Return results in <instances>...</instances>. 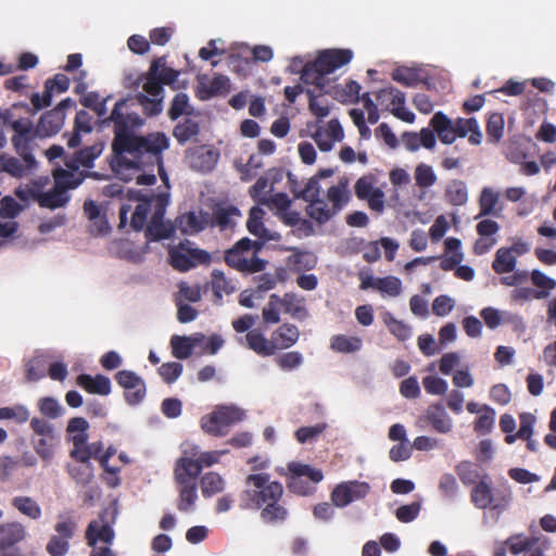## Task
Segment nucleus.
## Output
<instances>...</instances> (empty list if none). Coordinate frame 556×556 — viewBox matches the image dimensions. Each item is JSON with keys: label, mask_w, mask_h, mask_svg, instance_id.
Returning <instances> with one entry per match:
<instances>
[{"label": "nucleus", "mask_w": 556, "mask_h": 556, "mask_svg": "<svg viewBox=\"0 0 556 556\" xmlns=\"http://www.w3.org/2000/svg\"><path fill=\"white\" fill-rule=\"evenodd\" d=\"M111 97L101 99L92 109L103 122L114 125L112 142L113 159L111 166L116 177L124 181L136 180L137 185L151 186L156 176L148 172L157 167L159 174L166 188H169L168 176L163 167L162 153L168 149L169 139L164 132H152L138 136L135 129L143 125V119L135 112V101L130 98L117 101L108 118L106 102Z\"/></svg>", "instance_id": "nucleus-1"}, {"label": "nucleus", "mask_w": 556, "mask_h": 556, "mask_svg": "<svg viewBox=\"0 0 556 556\" xmlns=\"http://www.w3.org/2000/svg\"><path fill=\"white\" fill-rule=\"evenodd\" d=\"M127 195L138 202L131 213L130 225L135 230H141L147 225L146 236L150 240L166 239L173 235L174 227L164 220L169 202L167 191L155 194L128 189Z\"/></svg>", "instance_id": "nucleus-2"}, {"label": "nucleus", "mask_w": 556, "mask_h": 556, "mask_svg": "<svg viewBox=\"0 0 556 556\" xmlns=\"http://www.w3.org/2000/svg\"><path fill=\"white\" fill-rule=\"evenodd\" d=\"M242 506L251 509H262L261 516L265 522L277 523L287 518V509L278 502L283 493L282 485L270 480L267 473H253L247 478Z\"/></svg>", "instance_id": "nucleus-3"}, {"label": "nucleus", "mask_w": 556, "mask_h": 556, "mask_svg": "<svg viewBox=\"0 0 556 556\" xmlns=\"http://www.w3.org/2000/svg\"><path fill=\"white\" fill-rule=\"evenodd\" d=\"M179 72L167 67L163 59L152 62L149 71L144 74H127L125 85L128 88L142 87V92L137 94L138 103L148 115H157L163 111L164 89L163 85L173 84Z\"/></svg>", "instance_id": "nucleus-4"}, {"label": "nucleus", "mask_w": 556, "mask_h": 556, "mask_svg": "<svg viewBox=\"0 0 556 556\" xmlns=\"http://www.w3.org/2000/svg\"><path fill=\"white\" fill-rule=\"evenodd\" d=\"M353 58L349 49H331L323 51L314 62H305L302 56L291 59L288 71L292 74L301 73L304 84L313 85L320 91H330L327 75L348 64Z\"/></svg>", "instance_id": "nucleus-5"}, {"label": "nucleus", "mask_w": 556, "mask_h": 556, "mask_svg": "<svg viewBox=\"0 0 556 556\" xmlns=\"http://www.w3.org/2000/svg\"><path fill=\"white\" fill-rule=\"evenodd\" d=\"M262 243L249 238L239 240L227 251L225 260L232 268L243 273H257L264 269L265 263L256 256Z\"/></svg>", "instance_id": "nucleus-6"}, {"label": "nucleus", "mask_w": 556, "mask_h": 556, "mask_svg": "<svg viewBox=\"0 0 556 556\" xmlns=\"http://www.w3.org/2000/svg\"><path fill=\"white\" fill-rule=\"evenodd\" d=\"M244 417V410L236 405H219L201 418V428L211 435L224 437L230 427L242 421Z\"/></svg>", "instance_id": "nucleus-7"}, {"label": "nucleus", "mask_w": 556, "mask_h": 556, "mask_svg": "<svg viewBox=\"0 0 556 556\" xmlns=\"http://www.w3.org/2000/svg\"><path fill=\"white\" fill-rule=\"evenodd\" d=\"M106 514L105 511L90 521L86 529V541L91 548L89 556H116L111 547L115 539V532L113 526L105 519Z\"/></svg>", "instance_id": "nucleus-8"}, {"label": "nucleus", "mask_w": 556, "mask_h": 556, "mask_svg": "<svg viewBox=\"0 0 556 556\" xmlns=\"http://www.w3.org/2000/svg\"><path fill=\"white\" fill-rule=\"evenodd\" d=\"M89 422L83 417H74L68 420L66 431L70 435V441L73 444L70 451V456H79L84 453H100L103 450V443L96 441L88 443Z\"/></svg>", "instance_id": "nucleus-9"}, {"label": "nucleus", "mask_w": 556, "mask_h": 556, "mask_svg": "<svg viewBox=\"0 0 556 556\" xmlns=\"http://www.w3.org/2000/svg\"><path fill=\"white\" fill-rule=\"evenodd\" d=\"M289 470L291 472L289 489L299 495L305 496L314 493L315 484L324 478L320 469L301 463H291Z\"/></svg>", "instance_id": "nucleus-10"}, {"label": "nucleus", "mask_w": 556, "mask_h": 556, "mask_svg": "<svg viewBox=\"0 0 556 556\" xmlns=\"http://www.w3.org/2000/svg\"><path fill=\"white\" fill-rule=\"evenodd\" d=\"M169 261L174 268L187 271L200 264L210 261V254L204 250L194 248L189 241L180 243L169 250Z\"/></svg>", "instance_id": "nucleus-11"}, {"label": "nucleus", "mask_w": 556, "mask_h": 556, "mask_svg": "<svg viewBox=\"0 0 556 556\" xmlns=\"http://www.w3.org/2000/svg\"><path fill=\"white\" fill-rule=\"evenodd\" d=\"M182 455L177 460L174 475L177 483H195L202 468L195 456L198 445L185 442L181 445Z\"/></svg>", "instance_id": "nucleus-12"}, {"label": "nucleus", "mask_w": 556, "mask_h": 556, "mask_svg": "<svg viewBox=\"0 0 556 556\" xmlns=\"http://www.w3.org/2000/svg\"><path fill=\"white\" fill-rule=\"evenodd\" d=\"M14 135L12 143L17 154L24 162L33 163V146L34 140L38 136L33 123L28 118H20L12 123Z\"/></svg>", "instance_id": "nucleus-13"}, {"label": "nucleus", "mask_w": 556, "mask_h": 556, "mask_svg": "<svg viewBox=\"0 0 556 556\" xmlns=\"http://www.w3.org/2000/svg\"><path fill=\"white\" fill-rule=\"evenodd\" d=\"M376 99L379 105L389 110L396 118L409 124L415 122V114L405 106V94L399 89L382 88L376 93Z\"/></svg>", "instance_id": "nucleus-14"}, {"label": "nucleus", "mask_w": 556, "mask_h": 556, "mask_svg": "<svg viewBox=\"0 0 556 556\" xmlns=\"http://www.w3.org/2000/svg\"><path fill=\"white\" fill-rule=\"evenodd\" d=\"M369 492V483L365 481L351 480L336 485L331 492L330 498L336 507L343 508L355 501L363 500Z\"/></svg>", "instance_id": "nucleus-15"}, {"label": "nucleus", "mask_w": 556, "mask_h": 556, "mask_svg": "<svg viewBox=\"0 0 556 556\" xmlns=\"http://www.w3.org/2000/svg\"><path fill=\"white\" fill-rule=\"evenodd\" d=\"M26 538V529L18 521L0 526V556H22L16 544Z\"/></svg>", "instance_id": "nucleus-16"}, {"label": "nucleus", "mask_w": 556, "mask_h": 556, "mask_svg": "<svg viewBox=\"0 0 556 556\" xmlns=\"http://www.w3.org/2000/svg\"><path fill=\"white\" fill-rule=\"evenodd\" d=\"M314 127L315 130L311 137L323 152L331 151L344 138L343 128L337 118H332L324 125L316 124Z\"/></svg>", "instance_id": "nucleus-17"}, {"label": "nucleus", "mask_w": 556, "mask_h": 556, "mask_svg": "<svg viewBox=\"0 0 556 556\" xmlns=\"http://www.w3.org/2000/svg\"><path fill=\"white\" fill-rule=\"evenodd\" d=\"M186 160L188 165L195 172H212L219 160V152L216 148L207 144L198 146L187 151Z\"/></svg>", "instance_id": "nucleus-18"}, {"label": "nucleus", "mask_w": 556, "mask_h": 556, "mask_svg": "<svg viewBox=\"0 0 556 556\" xmlns=\"http://www.w3.org/2000/svg\"><path fill=\"white\" fill-rule=\"evenodd\" d=\"M362 102L364 105V110L361 109H352L350 110V116L353 123L358 128V131L363 138L370 137V129L366 125L365 114H367V122L369 124H376L379 118V110L378 105L372 101L369 93H364L362 97Z\"/></svg>", "instance_id": "nucleus-19"}, {"label": "nucleus", "mask_w": 556, "mask_h": 556, "mask_svg": "<svg viewBox=\"0 0 556 556\" xmlns=\"http://www.w3.org/2000/svg\"><path fill=\"white\" fill-rule=\"evenodd\" d=\"M265 215L266 212L262 207L253 206L250 210L247 222L249 232L261 240L262 244L267 241H277L280 239V235L277 231L266 227Z\"/></svg>", "instance_id": "nucleus-20"}, {"label": "nucleus", "mask_w": 556, "mask_h": 556, "mask_svg": "<svg viewBox=\"0 0 556 556\" xmlns=\"http://www.w3.org/2000/svg\"><path fill=\"white\" fill-rule=\"evenodd\" d=\"M99 453H84L81 457L71 456L77 464H68L66 466L70 477L78 484L86 486L94 477V468L90 459L98 457Z\"/></svg>", "instance_id": "nucleus-21"}, {"label": "nucleus", "mask_w": 556, "mask_h": 556, "mask_svg": "<svg viewBox=\"0 0 556 556\" xmlns=\"http://www.w3.org/2000/svg\"><path fill=\"white\" fill-rule=\"evenodd\" d=\"M67 101H63L55 109L43 114L36 127L38 137H51L58 134L64 125Z\"/></svg>", "instance_id": "nucleus-22"}, {"label": "nucleus", "mask_w": 556, "mask_h": 556, "mask_svg": "<svg viewBox=\"0 0 556 556\" xmlns=\"http://www.w3.org/2000/svg\"><path fill=\"white\" fill-rule=\"evenodd\" d=\"M402 142L405 149L410 152H416L421 147L428 150H433L437 146V138L429 127H425L419 132H404L402 135Z\"/></svg>", "instance_id": "nucleus-23"}, {"label": "nucleus", "mask_w": 556, "mask_h": 556, "mask_svg": "<svg viewBox=\"0 0 556 556\" xmlns=\"http://www.w3.org/2000/svg\"><path fill=\"white\" fill-rule=\"evenodd\" d=\"M239 342L263 357L271 356L276 353V345L273 343L271 338L267 339L258 329L250 330L244 339H239Z\"/></svg>", "instance_id": "nucleus-24"}, {"label": "nucleus", "mask_w": 556, "mask_h": 556, "mask_svg": "<svg viewBox=\"0 0 556 556\" xmlns=\"http://www.w3.org/2000/svg\"><path fill=\"white\" fill-rule=\"evenodd\" d=\"M430 129L443 144H452L456 140L454 121L443 112H437L430 119Z\"/></svg>", "instance_id": "nucleus-25"}, {"label": "nucleus", "mask_w": 556, "mask_h": 556, "mask_svg": "<svg viewBox=\"0 0 556 556\" xmlns=\"http://www.w3.org/2000/svg\"><path fill=\"white\" fill-rule=\"evenodd\" d=\"M211 216L202 211H191L177 218L178 228L187 235H195L210 224Z\"/></svg>", "instance_id": "nucleus-26"}, {"label": "nucleus", "mask_w": 556, "mask_h": 556, "mask_svg": "<svg viewBox=\"0 0 556 556\" xmlns=\"http://www.w3.org/2000/svg\"><path fill=\"white\" fill-rule=\"evenodd\" d=\"M205 339L202 333H194L190 337L173 336L170 345L173 355L178 359H186L191 354L194 348L199 346Z\"/></svg>", "instance_id": "nucleus-27"}, {"label": "nucleus", "mask_w": 556, "mask_h": 556, "mask_svg": "<svg viewBox=\"0 0 556 556\" xmlns=\"http://www.w3.org/2000/svg\"><path fill=\"white\" fill-rule=\"evenodd\" d=\"M425 418L439 433L445 434L453 429V419L441 404L430 405L426 410Z\"/></svg>", "instance_id": "nucleus-28"}, {"label": "nucleus", "mask_w": 556, "mask_h": 556, "mask_svg": "<svg viewBox=\"0 0 556 556\" xmlns=\"http://www.w3.org/2000/svg\"><path fill=\"white\" fill-rule=\"evenodd\" d=\"M300 338L299 328L292 324H283L271 333L273 343L278 350H287L293 346Z\"/></svg>", "instance_id": "nucleus-29"}, {"label": "nucleus", "mask_w": 556, "mask_h": 556, "mask_svg": "<svg viewBox=\"0 0 556 556\" xmlns=\"http://www.w3.org/2000/svg\"><path fill=\"white\" fill-rule=\"evenodd\" d=\"M37 166V162L35 157H33V163L24 162L21 157L16 159L13 156H2L0 157V168L5 173L10 174L13 177H24L30 174Z\"/></svg>", "instance_id": "nucleus-30"}, {"label": "nucleus", "mask_w": 556, "mask_h": 556, "mask_svg": "<svg viewBox=\"0 0 556 556\" xmlns=\"http://www.w3.org/2000/svg\"><path fill=\"white\" fill-rule=\"evenodd\" d=\"M444 198L453 206H463L468 202V188L465 181L452 179L446 182Z\"/></svg>", "instance_id": "nucleus-31"}, {"label": "nucleus", "mask_w": 556, "mask_h": 556, "mask_svg": "<svg viewBox=\"0 0 556 556\" xmlns=\"http://www.w3.org/2000/svg\"><path fill=\"white\" fill-rule=\"evenodd\" d=\"M77 383L87 392L100 395H109L111 393V380L102 375L94 377L90 375H80Z\"/></svg>", "instance_id": "nucleus-32"}, {"label": "nucleus", "mask_w": 556, "mask_h": 556, "mask_svg": "<svg viewBox=\"0 0 556 556\" xmlns=\"http://www.w3.org/2000/svg\"><path fill=\"white\" fill-rule=\"evenodd\" d=\"M68 167L70 169L59 168L54 170L55 185L64 191L76 188L83 182V174L74 167V163Z\"/></svg>", "instance_id": "nucleus-33"}, {"label": "nucleus", "mask_w": 556, "mask_h": 556, "mask_svg": "<svg viewBox=\"0 0 556 556\" xmlns=\"http://www.w3.org/2000/svg\"><path fill=\"white\" fill-rule=\"evenodd\" d=\"M104 144L101 141H97L93 144L86 147L79 151H77L74 155L72 163H74V167L78 168L79 166H84L90 168L93 166V162L98 159L103 152Z\"/></svg>", "instance_id": "nucleus-34"}, {"label": "nucleus", "mask_w": 556, "mask_h": 556, "mask_svg": "<svg viewBox=\"0 0 556 556\" xmlns=\"http://www.w3.org/2000/svg\"><path fill=\"white\" fill-rule=\"evenodd\" d=\"M306 213L318 224L327 223L333 215L337 214L331 205L320 198L308 201Z\"/></svg>", "instance_id": "nucleus-35"}, {"label": "nucleus", "mask_w": 556, "mask_h": 556, "mask_svg": "<svg viewBox=\"0 0 556 556\" xmlns=\"http://www.w3.org/2000/svg\"><path fill=\"white\" fill-rule=\"evenodd\" d=\"M201 492L204 497H212L225 490L226 481L214 471H208L200 480Z\"/></svg>", "instance_id": "nucleus-36"}, {"label": "nucleus", "mask_w": 556, "mask_h": 556, "mask_svg": "<svg viewBox=\"0 0 556 556\" xmlns=\"http://www.w3.org/2000/svg\"><path fill=\"white\" fill-rule=\"evenodd\" d=\"M327 200L336 213L340 212L350 200L348 182L340 180L327 191Z\"/></svg>", "instance_id": "nucleus-37"}, {"label": "nucleus", "mask_w": 556, "mask_h": 556, "mask_svg": "<svg viewBox=\"0 0 556 556\" xmlns=\"http://www.w3.org/2000/svg\"><path fill=\"white\" fill-rule=\"evenodd\" d=\"M92 131V117L86 111H79L75 118V132L68 136L67 146L75 148L80 142L83 134H90Z\"/></svg>", "instance_id": "nucleus-38"}, {"label": "nucleus", "mask_w": 556, "mask_h": 556, "mask_svg": "<svg viewBox=\"0 0 556 556\" xmlns=\"http://www.w3.org/2000/svg\"><path fill=\"white\" fill-rule=\"evenodd\" d=\"M179 485V498L177 507L180 511L191 513L198 500L197 483H177Z\"/></svg>", "instance_id": "nucleus-39"}, {"label": "nucleus", "mask_w": 556, "mask_h": 556, "mask_svg": "<svg viewBox=\"0 0 556 556\" xmlns=\"http://www.w3.org/2000/svg\"><path fill=\"white\" fill-rule=\"evenodd\" d=\"M530 279L535 287L536 293L540 294L541 300L547 299L556 289V279L547 276L539 269L531 271Z\"/></svg>", "instance_id": "nucleus-40"}, {"label": "nucleus", "mask_w": 556, "mask_h": 556, "mask_svg": "<svg viewBox=\"0 0 556 556\" xmlns=\"http://www.w3.org/2000/svg\"><path fill=\"white\" fill-rule=\"evenodd\" d=\"M239 217L240 212L237 207H217L213 214V224L218 226L222 230H227L236 225Z\"/></svg>", "instance_id": "nucleus-41"}, {"label": "nucleus", "mask_w": 556, "mask_h": 556, "mask_svg": "<svg viewBox=\"0 0 556 556\" xmlns=\"http://www.w3.org/2000/svg\"><path fill=\"white\" fill-rule=\"evenodd\" d=\"M363 341L359 337L337 334L331 338L330 348L339 353H353L362 349Z\"/></svg>", "instance_id": "nucleus-42"}, {"label": "nucleus", "mask_w": 556, "mask_h": 556, "mask_svg": "<svg viewBox=\"0 0 556 556\" xmlns=\"http://www.w3.org/2000/svg\"><path fill=\"white\" fill-rule=\"evenodd\" d=\"M516 264L517 258L515 255H513L511 250H507V248H501L495 253L492 268L497 274L511 273L514 271Z\"/></svg>", "instance_id": "nucleus-43"}, {"label": "nucleus", "mask_w": 556, "mask_h": 556, "mask_svg": "<svg viewBox=\"0 0 556 556\" xmlns=\"http://www.w3.org/2000/svg\"><path fill=\"white\" fill-rule=\"evenodd\" d=\"M59 443V438L55 434H49L47 437H39L38 440L34 441V450L37 455L45 462H50L54 457V451Z\"/></svg>", "instance_id": "nucleus-44"}, {"label": "nucleus", "mask_w": 556, "mask_h": 556, "mask_svg": "<svg viewBox=\"0 0 556 556\" xmlns=\"http://www.w3.org/2000/svg\"><path fill=\"white\" fill-rule=\"evenodd\" d=\"M12 505L22 515L37 520L41 517V508L39 504L30 496H15L12 498Z\"/></svg>", "instance_id": "nucleus-45"}, {"label": "nucleus", "mask_w": 556, "mask_h": 556, "mask_svg": "<svg viewBox=\"0 0 556 556\" xmlns=\"http://www.w3.org/2000/svg\"><path fill=\"white\" fill-rule=\"evenodd\" d=\"M383 323L389 331L400 341H406L412 337V328L403 320L396 319L391 313L387 312L382 316Z\"/></svg>", "instance_id": "nucleus-46"}, {"label": "nucleus", "mask_w": 556, "mask_h": 556, "mask_svg": "<svg viewBox=\"0 0 556 556\" xmlns=\"http://www.w3.org/2000/svg\"><path fill=\"white\" fill-rule=\"evenodd\" d=\"M471 501L476 507L485 509L492 507L493 493L490 484L481 480L471 491Z\"/></svg>", "instance_id": "nucleus-47"}, {"label": "nucleus", "mask_w": 556, "mask_h": 556, "mask_svg": "<svg viewBox=\"0 0 556 556\" xmlns=\"http://www.w3.org/2000/svg\"><path fill=\"white\" fill-rule=\"evenodd\" d=\"M212 288L216 298L222 299L224 294H230L236 291L237 286L233 280L228 279L219 269L212 271Z\"/></svg>", "instance_id": "nucleus-48"}, {"label": "nucleus", "mask_w": 556, "mask_h": 556, "mask_svg": "<svg viewBox=\"0 0 556 556\" xmlns=\"http://www.w3.org/2000/svg\"><path fill=\"white\" fill-rule=\"evenodd\" d=\"M68 201V195L66 191L61 188H58L56 185L51 191L41 193L38 195V202L41 206L48 208H58L62 207Z\"/></svg>", "instance_id": "nucleus-49"}, {"label": "nucleus", "mask_w": 556, "mask_h": 556, "mask_svg": "<svg viewBox=\"0 0 556 556\" xmlns=\"http://www.w3.org/2000/svg\"><path fill=\"white\" fill-rule=\"evenodd\" d=\"M377 291L383 298H397L403 292V285L401 279L395 276L380 277Z\"/></svg>", "instance_id": "nucleus-50"}, {"label": "nucleus", "mask_w": 556, "mask_h": 556, "mask_svg": "<svg viewBox=\"0 0 556 556\" xmlns=\"http://www.w3.org/2000/svg\"><path fill=\"white\" fill-rule=\"evenodd\" d=\"M500 201V192L490 187L481 190L479 198L480 213L479 216L491 215L494 213L495 206Z\"/></svg>", "instance_id": "nucleus-51"}, {"label": "nucleus", "mask_w": 556, "mask_h": 556, "mask_svg": "<svg viewBox=\"0 0 556 556\" xmlns=\"http://www.w3.org/2000/svg\"><path fill=\"white\" fill-rule=\"evenodd\" d=\"M198 132L199 124L195 121L188 118L175 126L173 135L179 143H186L195 137Z\"/></svg>", "instance_id": "nucleus-52"}, {"label": "nucleus", "mask_w": 556, "mask_h": 556, "mask_svg": "<svg viewBox=\"0 0 556 556\" xmlns=\"http://www.w3.org/2000/svg\"><path fill=\"white\" fill-rule=\"evenodd\" d=\"M307 94L309 97V110L311 112L323 119L327 117L330 113V102L325 98L324 94H315L314 90L308 89Z\"/></svg>", "instance_id": "nucleus-53"}, {"label": "nucleus", "mask_w": 556, "mask_h": 556, "mask_svg": "<svg viewBox=\"0 0 556 556\" xmlns=\"http://www.w3.org/2000/svg\"><path fill=\"white\" fill-rule=\"evenodd\" d=\"M414 177L416 185L422 189L432 187L438 179L432 166L425 163L416 166Z\"/></svg>", "instance_id": "nucleus-54"}, {"label": "nucleus", "mask_w": 556, "mask_h": 556, "mask_svg": "<svg viewBox=\"0 0 556 556\" xmlns=\"http://www.w3.org/2000/svg\"><path fill=\"white\" fill-rule=\"evenodd\" d=\"M281 307L285 313L290 314L293 317H300L304 312V299L294 293H286L283 298H280Z\"/></svg>", "instance_id": "nucleus-55"}, {"label": "nucleus", "mask_w": 556, "mask_h": 556, "mask_svg": "<svg viewBox=\"0 0 556 556\" xmlns=\"http://www.w3.org/2000/svg\"><path fill=\"white\" fill-rule=\"evenodd\" d=\"M192 110L189 97L186 93L180 92L173 99L168 115L172 119H177L181 115H190Z\"/></svg>", "instance_id": "nucleus-56"}, {"label": "nucleus", "mask_w": 556, "mask_h": 556, "mask_svg": "<svg viewBox=\"0 0 556 556\" xmlns=\"http://www.w3.org/2000/svg\"><path fill=\"white\" fill-rule=\"evenodd\" d=\"M504 116L501 113H492L486 123L488 139L493 142H498L504 134Z\"/></svg>", "instance_id": "nucleus-57"}, {"label": "nucleus", "mask_w": 556, "mask_h": 556, "mask_svg": "<svg viewBox=\"0 0 556 556\" xmlns=\"http://www.w3.org/2000/svg\"><path fill=\"white\" fill-rule=\"evenodd\" d=\"M513 501L511 488L507 482H504L501 488L493 495L492 509L498 514L506 510Z\"/></svg>", "instance_id": "nucleus-58"}, {"label": "nucleus", "mask_w": 556, "mask_h": 556, "mask_svg": "<svg viewBox=\"0 0 556 556\" xmlns=\"http://www.w3.org/2000/svg\"><path fill=\"white\" fill-rule=\"evenodd\" d=\"M510 301L517 305H525L533 300H541L534 288L528 286L516 287L510 292Z\"/></svg>", "instance_id": "nucleus-59"}, {"label": "nucleus", "mask_w": 556, "mask_h": 556, "mask_svg": "<svg viewBox=\"0 0 556 556\" xmlns=\"http://www.w3.org/2000/svg\"><path fill=\"white\" fill-rule=\"evenodd\" d=\"M494 421L495 410L488 405H483L481 407V413L475 422V430L479 433H488L493 428Z\"/></svg>", "instance_id": "nucleus-60"}, {"label": "nucleus", "mask_w": 556, "mask_h": 556, "mask_svg": "<svg viewBox=\"0 0 556 556\" xmlns=\"http://www.w3.org/2000/svg\"><path fill=\"white\" fill-rule=\"evenodd\" d=\"M326 429L327 424L324 422L301 427L295 431V439L301 444L309 443L315 441Z\"/></svg>", "instance_id": "nucleus-61"}, {"label": "nucleus", "mask_w": 556, "mask_h": 556, "mask_svg": "<svg viewBox=\"0 0 556 556\" xmlns=\"http://www.w3.org/2000/svg\"><path fill=\"white\" fill-rule=\"evenodd\" d=\"M47 357L41 354L34 357L26 365L27 379L29 381H36L45 377L47 369Z\"/></svg>", "instance_id": "nucleus-62"}, {"label": "nucleus", "mask_w": 556, "mask_h": 556, "mask_svg": "<svg viewBox=\"0 0 556 556\" xmlns=\"http://www.w3.org/2000/svg\"><path fill=\"white\" fill-rule=\"evenodd\" d=\"M273 190V184L269 182L267 178L261 177L256 180V182L251 187L250 194L252 199L258 203L264 204L268 199L269 192Z\"/></svg>", "instance_id": "nucleus-63"}, {"label": "nucleus", "mask_w": 556, "mask_h": 556, "mask_svg": "<svg viewBox=\"0 0 556 556\" xmlns=\"http://www.w3.org/2000/svg\"><path fill=\"white\" fill-rule=\"evenodd\" d=\"M275 362L280 369L290 371L299 368L303 364V356L300 352L292 351L277 356Z\"/></svg>", "instance_id": "nucleus-64"}]
</instances>
